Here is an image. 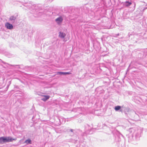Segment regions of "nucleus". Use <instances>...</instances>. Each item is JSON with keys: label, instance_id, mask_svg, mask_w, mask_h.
<instances>
[{"label": "nucleus", "instance_id": "nucleus-1", "mask_svg": "<svg viewBox=\"0 0 147 147\" xmlns=\"http://www.w3.org/2000/svg\"><path fill=\"white\" fill-rule=\"evenodd\" d=\"M14 140L10 137H0V143H3L5 142H9Z\"/></svg>", "mask_w": 147, "mask_h": 147}, {"label": "nucleus", "instance_id": "nucleus-2", "mask_svg": "<svg viewBox=\"0 0 147 147\" xmlns=\"http://www.w3.org/2000/svg\"><path fill=\"white\" fill-rule=\"evenodd\" d=\"M63 21L62 16H60L55 19V21L58 24H61Z\"/></svg>", "mask_w": 147, "mask_h": 147}, {"label": "nucleus", "instance_id": "nucleus-3", "mask_svg": "<svg viewBox=\"0 0 147 147\" xmlns=\"http://www.w3.org/2000/svg\"><path fill=\"white\" fill-rule=\"evenodd\" d=\"M5 26L7 29L11 30L13 28V25L9 22H6L5 24Z\"/></svg>", "mask_w": 147, "mask_h": 147}, {"label": "nucleus", "instance_id": "nucleus-4", "mask_svg": "<svg viewBox=\"0 0 147 147\" xmlns=\"http://www.w3.org/2000/svg\"><path fill=\"white\" fill-rule=\"evenodd\" d=\"M16 16H12L10 17L9 21L11 23H13L16 19Z\"/></svg>", "mask_w": 147, "mask_h": 147}, {"label": "nucleus", "instance_id": "nucleus-5", "mask_svg": "<svg viewBox=\"0 0 147 147\" xmlns=\"http://www.w3.org/2000/svg\"><path fill=\"white\" fill-rule=\"evenodd\" d=\"M59 33V37L61 38H64L66 35L65 33L63 32H60Z\"/></svg>", "mask_w": 147, "mask_h": 147}, {"label": "nucleus", "instance_id": "nucleus-6", "mask_svg": "<svg viewBox=\"0 0 147 147\" xmlns=\"http://www.w3.org/2000/svg\"><path fill=\"white\" fill-rule=\"evenodd\" d=\"M132 3L131 2H129L128 1H126L123 3V5L126 7H128L130 6Z\"/></svg>", "mask_w": 147, "mask_h": 147}, {"label": "nucleus", "instance_id": "nucleus-7", "mask_svg": "<svg viewBox=\"0 0 147 147\" xmlns=\"http://www.w3.org/2000/svg\"><path fill=\"white\" fill-rule=\"evenodd\" d=\"M50 97L49 96L46 95L44 96V97L42 98L41 99L42 100H43L44 101H46L47 100H48L49 98Z\"/></svg>", "mask_w": 147, "mask_h": 147}, {"label": "nucleus", "instance_id": "nucleus-8", "mask_svg": "<svg viewBox=\"0 0 147 147\" xmlns=\"http://www.w3.org/2000/svg\"><path fill=\"white\" fill-rule=\"evenodd\" d=\"M24 143L26 144H31L32 143V141L30 139H28L24 142Z\"/></svg>", "mask_w": 147, "mask_h": 147}, {"label": "nucleus", "instance_id": "nucleus-9", "mask_svg": "<svg viewBox=\"0 0 147 147\" xmlns=\"http://www.w3.org/2000/svg\"><path fill=\"white\" fill-rule=\"evenodd\" d=\"M121 108V107L120 106H117L115 107L114 109L116 111H118Z\"/></svg>", "mask_w": 147, "mask_h": 147}, {"label": "nucleus", "instance_id": "nucleus-10", "mask_svg": "<svg viewBox=\"0 0 147 147\" xmlns=\"http://www.w3.org/2000/svg\"><path fill=\"white\" fill-rule=\"evenodd\" d=\"M58 74L61 75H65V72H58Z\"/></svg>", "mask_w": 147, "mask_h": 147}, {"label": "nucleus", "instance_id": "nucleus-11", "mask_svg": "<svg viewBox=\"0 0 147 147\" xmlns=\"http://www.w3.org/2000/svg\"><path fill=\"white\" fill-rule=\"evenodd\" d=\"M85 128H89V126L88 125V124H86L85 125Z\"/></svg>", "mask_w": 147, "mask_h": 147}, {"label": "nucleus", "instance_id": "nucleus-12", "mask_svg": "<svg viewBox=\"0 0 147 147\" xmlns=\"http://www.w3.org/2000/svg\"><path fill=\"white\" fill-rule=\"evenodd\" d=\"M65 75L67 74H71V73L69 72H65Z\"/></svg>", "mask_w": 147, "mask_h": 147}, {"label": "nucleus", "instance_id": "nucleus-13", "mask_svg": "<svg viewBox=\"0 0 147 147\" xmlns=\"http://www.w3.org/2000/svg\"><path fill=\"white\" fill-rule=\"evenodd\" d=\"M2 62L3 63L5 64L6 63H5L4 62H3V61H2L1 59H0V62Z\"/></svg>", "mask_w": 147, "mask_h": 147}, {"label": "nucleus", "instance_id": "nucleus-14", "mask_svg": "<svg viewBox=\"0 0 147 147\" xmlns=\"http://www.w3.org/2000/svg\"><path fill=\"white\" fill-rule=\"evenodd\" d=\"M34 116H33V117H32V119H34Z\"/></svg>", "mask_w": 147, "mask_h": 147}, {"label": "nucleus", "instance_id": "nucleus-15", "mask_svg": "<svg viewBox=\"0 0 147 147\" xmlns=\"http://www.w3.org/2000/svg\"><path fill=\"white\" fill-rule=\"evenodd\" d=\"M72 130H73L72 129H71V130H70L71 131V132L72 131Z\"/></svg>", "mask_w": 147, "mask_h": 147}, {"label": "nucleus", "instance_id": "nucleus-16", "mask_svg": "<svg viewBox=\"0 0 147 147\" xmlns=\"http://www.w3.org/2000/svg\"><path fill=\"white\" fill-rule=\"evenodd\" d=\"M59 121H60V122H61V119H59Z\"/></svg>", "mask_w": 147, "mask_h": 147}, {"label": "nucleus", "instance_id": "nucleus-17", "mask_svg": "<svg viewBox=\"0 0 147 147\" xmlns=\"http://www.w3.org/2000/svg\"><path fill=\"white\" fill-rule=\"evenodd\" d=\"M63 121H62V123H63Z\"/></svg>", "mask_w": 147, "mask_h": 147}]
</instances>
